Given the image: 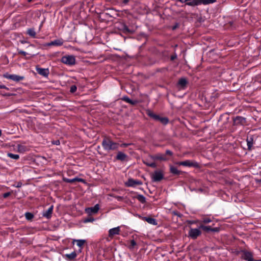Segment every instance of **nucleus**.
Here are the masks:
<instances>
[{
    "instance_id": "obj_1",
    "label": "nucleus",
    "mask_w": 261,
    "mask_h": 261,
    "mask_svg": "<svg viewBox=\"0 0 261 261\" xmlns=\"http://www.w3.org/2000/svg\"><path fill=\"white\" fill-rule=\"evenodd\" d=\"M101 144L103 148L108 151L116 150L119 147V144L113 142L109 138L104 139Z\"/></svg>"
},
{
    "instance_id": "obj_2",
    "label": "nucleus",
    "mask_w": 261,
    "mask_h": 261,
    "mask_svg": "<svg viewBox=\"0 0 261 261\" xmlns=\"http://www.w3.org/2000/svg\"><path fill=\"white\" fill-rule=\"evenodd\" d=\"M61 61L66 65L72 66L75 63V58L73 55L64 56L61 58Z\"/></svg>"
},
{
    "instance_id": "obj_3",
    "label": "nucleus",
    "mask_w": 261,
    "mask_h": 261,
    "mask_svg": "<svg viewBox=\"0 0 261 261\" xmlns=\"http://www.w3.org/2000/svg\"><path fill=\"white\" fill-rule=\"evenodd\" d=\"M175 164L178 166H184L189 167H197L199 166L198 163L197 162L189 160L182 162H177L175 163Z\"/></svg>"
},
{
    "instance_id": "obj_4",
    "label": "nucleus",
    "mask_w": 261,
    "mask_h": 261,
    "mask_svg": "<svg viewBox=\"0 0 261 261\" xmlns=\"http://www.w3.org/2000/svg\"><path fill=\"white\" fill-rule=\"evenodd\" d=\"M164 178V173L162 170H156L151 175V178L153 181L157 182Z\"/></svg>"
},
{
    "instance_id": "obj_5",
    "label": "nucleus",
    "mask_w": 261,
    "mask_h": 261,
    "mask_svg": "<svg viewBox=\"0 0 261 261\" xmlns=\"http://www.w3.org/2000/svg\"><path fill=\"white\" fill-rule=\"evenodd\" d=\"M4 77L15 82H19L20 81L23 80L24 78L23 76H19L16 74H10L9 73L5 74L4 75Z\"/></svg>"
},
{
    "instance_id": "obj_6",
    "label": "nucleus",
    "mask_w": 261,
    "mask_h": 261,
    "mask_svg": "<svg viewBox=\"0 0 261 261\" xmlns=\"http://www.w3.org/2000/svg\"><path fill=\"white\" fill-rule=\"evenodd\" d=\"M201 233V231L198 228H191L189 231V236L193 239H196Z\"/></svg>"
},
{
    "instance_id": "obj_7",
    "label": "nucleus",
    "mask_w": 261,
    "mask_h": 261,
    "mask_svg": "<svg viewBox=\"0 0 261 261\" xmlns=\"http://www.w3.org/2000/svg\"><path fill=\"white\" fill-rule=\"evenodd\" d=\"M125 186L127 187H135L138 185H141L142 182L141 181L137 179H134L133 178L129 179L127 182H125Z\"/></svg>"
},
{
    "instance_id": "obj_8",
    "label": "nucleus",
    "mask_w": 261,
    "mask_h": 261,
    "mask_svg": "<svg viewBox=\"0 0 261 261\" xmlns=\"http://www.w3.org/2000/svg\"><path fill=\"white\" fill-rule=\"evenodd\" d=\"M99 210V204H96L93 207H87L85 209V212L89 215L96 214Z\"/></svg>"
},
{
    "instance_id": "obj_9",
    "label": "nucleus",
    "mask_w": 261,
    "mask_h": 261,
    "mask_svg": "<svg viewBox=\"0 0 261 261\" xmlns=\"http://www.w3.org/2000/svg\"><path fill=\"white\" fill-rule=\"evenodd\" d=\"M36 70L38 74L44 77H47L49 73L48 68H42L36 66Z\"/></svg>"
},
{
    "instance_id": "obj_10",
    "label": "nucleus",
    "mask_w": 261,
    "mask_h": 261,
    "mask_svg": "<svg viewBox=\"0 0 261 261\" xmlns=\"http://www.w3.org/2000/svg\"><path fill=\"white\" fill-rule=\"evenodd\" d=\"M120 232V227L119 226L110 229L109 230V237L113 238L114 236L119 234Z\"/></svg>"
},
{
    "instance_id": "obj_11",
    "label": "nucleus",
    "mask_w": 261,
    "mask_h": 261,
    "mask_svg": "<svg viewBox=\"0 0 261 261\" xmlns=\"http://www.w3.org/2000/svg\"><path fill=\"white\" fill-rule=\"evenodd\" d=\"M242 257L244 259L247 261H259L255 260L253 258L252 254L248 251H245L243 253Z\"/></svg>"
},
{
    "instance_id": "obj_12",
    "label": "nucleus",
    "mask_w": 261,
    "mask_h": 261,
    "mask_svg": "<svg viewBox=\"0 0 261 261\" xmlns=\"http://www.w3.org/2000/svg\"><path fill=\"white\" fill-rule=\"evenodd\" d=\"M188 84V81L187 79L185 77L180 78L177 83V86L180 89H184L186 87V86Z\"/></svg>"
},
{
    "instance_id": "obj_13",
    "label": "nucleus",
    "mask_w": 261,
    "mask_h": 261,
    "mask_svg": "<svg viewBox=\"0 0 261 261\" xmlns=\"http://www.w3.org/2000/svg\"><path fill=\"white\" fill-rule=\"evenodd\" d=\"M53 205H51L46 211L43 212L42 216L47 219H49L51 217L53 212Z\"/></svg>"
},
{
    "instance_id": "obj_14",
    "label": "nucleus",
    "mask_w": 261,
    "mask_h": 261,
    "mask_svg": "<svg viewBox=\"0 0 261 261\" xmlns=\"http://www.w3.org/2000/svg\"><path fill=\"white\" fill-rule=\"evenodd\" d=\"M153 159L156 160H160L161 161H166L168 160V158L166 156V154L162 153H158L155 154L153 157Z\"/></svg>"
},
{
    "instance_id": "obj_15",
    "label": "nucleus",
    "mask_w": 261,
    "mask_h": 261,
    "mask_svg": "<svg viewBox=\"0 0 261 261\" xmlns=\"http://www.w3.org/2000/svg\"><path fill=\"white\" fill-rule=\"evenodd\" d=\"M63 43V40L62 39H56L48 43L46 45L47 46H61Z\"/></svg>"
},
{
    "instance_id": "obj_16",
    "label": "nucleus",
    "mask_w": 261,
    "mask_h": 261,
    "mask_svg": "<svg viewBox=\"0 0 261 261\" xmlns=\"http://www.w3.org/2000/svg\"><path fill=\"white\" fill-rule=\"evenodd\" d=\"M170 172L173 175H180L182 173V171L178 170V169L172 165L170 166Z\"/></svg>"
},
{
    "instance_id": "obj_17",
    "label": "nucleus",
    "mask_w": 261,
    "mask_h": 261,
    "mask_svg": "<svg viewBox=\"0 0 261 261\" xmlns=\"http://www.w3.org/2000/svg\"><path fill=\"white\" fill-rule=\"evenodd\" d=\"M142 219L143 220L146 221V222H147L148 223H149L150 224H152L153 225H156L158 224L156 220L153 218L144 217H143Z\"/></svg>"
},
{
    "instance_id": "obj_18",
    "label": "nucleus",
    "mask_w": 261,
    "mask_h": 261,
    "mask_svg": "<svg viewBox=\"0 0 261 261\" xmlns=\"http://www.w3.org/2000/svg\"><path fill=\"white\" fill-rule=\"evenodd\" d=\"M77 256V254L75 251H73L69 254H66L64 255V257L69 260H71L73 259H74Z\"/></svg>"
},
{
    "instance_id": "obj_19",
    "label": "nucleus",
    "mask_w": 261,
    "mask_h": 261,
    "mask_svg": "<svg viewBox=\"0 0 261 261\" xmlns=\"http://www.w3.org/2000/svg\"><path fill=\"white\" fill-rule=\"evenodd\" d=\"M186 4L190 6H194L201 4L200 0H189Z\"/></svg>"
},
{
    "instance_id": "obj_20",
    "label": "nucleus",
    "mask_w": 261,
    "mask_h": 261,
    "mask_svg": "<svg viewBox=\"0 0 261 261\" xmlns=\"http://www.w3.org/2000/svg\"><path fill=\"white\" fill-rule=\"evenodd\" d=\"M17 50V51H18V54L22 55H23V56H25V59H27V60L30 59L32 57H34V56H35V55H31V56H30V57H27L26 56H27V55H29V54H28V53H27V52H25V51H23V50H20V49H18V48Z\"/></svg>"
},
{
    "instance_id": "obj_21",
    "label": "nucleus",
    "mask_w": 261,
    "mask_h": 261,
    "mask_svg": "<svg viewBox=\"0 0 261 261\" xmlns=\"http://www.w3.org/2000/svg\"><path fill=\"white\" fill-rule=\"evenodd\" d=\"M17 149L18 152L23 153L28 150V148L26 146L22 144H18L17 145Z\"/></svg>"
},
{
    "instance_id": "obj_22",
    "label": "nucleus",
    "mask_w": 261,
    "mask_h": 261,
    "mask_svg": "<svg viewBox=\"0 0 261 261\" xmlns=\"http://www.w3.org/2000/svg\"><path fill=\"white\" fill-rule=\"evenodd\" d=\"M75 242H76L77 246H78L79 247L82 248L83 246L85 243L86 240H75V239H74L73 240V242H72L73 244H74V243Z\"/></svg>"
},
{
    "instance_id": "obj_23",
    "label": "nucleus",
    "mask_w": 261,
    "mask_h": 261,
    "mask_svg": "<svg viewBox=\"0 0 261 261\" xmlns=\"http://www.w3.org/2000/svg\"><path fill=\"white\" fill-rule=\"evenodd\" d=\"M126 158V155L122 152H119L116 156V159L118 160L124 161Z\"/></svg>"
},
{
    "instance_id": "obj_24",
    "label": "nucleus",
    "mask_w": 261,
    "mask_h": 261,
    "mask_svg": "<svg viewBox=\"0 0 261 261\" xmlns=\"http://www.w3.org/2000/svg\"><path fill=\"white\" fill-rule=\"evenodd\" d=\"M199 228L202 229L203 230L206 231H216L215 228H212L211 227V226H204L203 225H200L199 226Z\"/></svg>"
},
{
    "instance_id": "obj_25",
    "label": "nucleus",
    "mask_w": 261,
    "mask_h": 261,
    "mask_svg": "<svg viewBox=\"0 0 261 261\" xmlns=\"http://www.w3.org/2000/svg\"><path fill=\"white\" fill-rule=\"evenodd\" d=\"M122 99L123 100H124V101L128 103H130L132 105H134L135 104L137 103V101L136 100H131L130 98H129L127 96H124L122 97Z\"/></svg>"
},
{
    "instance_id": "obj_26",
    "label": "nucleus",
    "mask_w": 261,
    "mask_h": 261,
    "mask_svg": "<svg viewBox=\"0 0 261 261\" xmlns=\"http://www.w3.org/2000/svg\"><path fill=\"white\" fill-rule=\"evenodd\" d=\"M64 181L66 182H68V183H73L75 181H82L83 179H81V178H72V179H69V178H64L63 179Z\"/></svg>"
},
{
    "instance_id": "obj_27",
    "label": "nucleus",
    "mask_w": 261,
    "mask_h": 261,
    "mask_svg": "<svg viewBox=\"0 0 261 261\" xmlns=\"http://www.w3.org/2000/svg\"><path fill=\"white\" fill-rule=\"evenodd\" d=\"M27 34L32 37L33 38L36 37V32L35 31V30L33 28L29 29L27 31Z\"/></svg>"
},
{
    "instance_id": "obj_28",
    "label": "nucleus",
    "mask_w": 261,
    "mask_h": 261,
    "mask_svg": "<svg viewBox=\"0 0 261 261\" xmlns=\"http://www.w3.org/2000/svg\"><path fill=\"white\" fill-rule=\"evenodd\" d=\"M235 123H243L245 121V119L241 116H237L234 119Z\"/></svg>"
},
{
    "instance_id": "obj_29",
    "label": "nucleus",
    "mask_w": 261,
    "mask_h": 261,
    "mask_svg": "<svg viewBox=\"0 0 261 261\" xmlns=\"http://www.w3.org/2000/svg\"><path fill=\"white\" fill-rule=\"evenodd\" d=\"M7 155H8V156H9L11 159H14V160H18L19 158V156L18 154H13V153H8L7 154Z\"/></svg>"
},
{
    "instance_id": "obj_30",
    "label": "nucleus",
    "mask_w": 261,
    "mask_h": 261,
    "mask_svg": "<svg viewBox=\"0 0 261 261\" xmlns=\"http://www.w3.org/2000/svg\"><path fill=\"white\" fill-rule=\"evenodd\" d=\"M217 0H200L201 4L208 5L216 2Z\"/></svg>"
},
{
    "instance_id": "obj_31",
    "label": "nucleus",
    "mask_w": 261,
    "mask_h": 261,
    "mask_svg": "<svg viewBox=\"0 0 261 261\" xmlns=\"http://www.w3.org/2000/svg\"><path fill=\"white\" fill-rule=\"evenodd\" d=\"M137 199L141 203H143L146 202V198L142 195H138L137 197Z\"/></svg>"
},
{
    "instance_id": "obj_32",
    "label": "nucleus",
    "mask_w": 261,
    "mask_h": 261,
    "mask_svg": "<svg viewBox=\"0 0 261 261\" xmlns=\"http://www.w3.org/2000/svg\"><path fill=\"white\" fill-rule=\"evenodd\" d=\"M136 245H137V243L135 242V241L134 240H132L130 241V244H129V246H128V247L129 249L133 250L135 248V247L136 246Z\"/></svg>"
},
{
    "instance_id": "obj_33",
    "label": "nucleus",
    "mask_w": 261,
    "mask_h": 261,
    "mask_svg": "<svg viewBox=\"0 0 261 261\" xmlns=\"http://www.w3.org/2000/svg\"><path fill=\"white\" fill-rule=\"evenodd\" d=\"M25 217L27 220H31L34 218V215L31 213L27 212L25 213Z\"/></svg>"
},
{
    "instance_id": "obj_34",
    "label": "nucleus",
    "mask_w": 261,
    "mask_h": 261,
    "mask_svg": "<svg viewBox=\"0 0 261 261\" xmlns=\"http://www.w3.org/2000/svg\"><path fill=\"white\" fill-rule=\"evenodd\" d=\"M168 119L166 117H161L160 120V122H161L163 124H166L168 123Z\"/></svg>"
},
{
    "instance_id": "obj_35",
    "label": "nucleus",
    "mask_w": 261,
    "mask_h": 261,
    "mask_svg": "<svg viewBox=\"0 0 261 261\" xmlns=\"http://www.w3.org/2000/svg\"><path fill=\"white\" fill-rule=\"evenodd\" d=\"M212 221V219L210 218L206 217L202 219L201 222L205 223L207 224Z\"/></svg>"
},
{
    "instance_id": "obj_36",
    "label": "nucleus",
    "mask_w": 261,
    "mask_h": 261,
    "mask_svg": "<svg viewBox=\"0 0 261 261\" xmlns=\"http://www.w3.org/2000/svg\"><path fill=\"white\" fill-rule=\"evenodd\" d=\"M144 163L146 165H147L148 166H149V167H152V168H156V164L154 162H151V163L144 162Z\"/></svg>"
},
{
    "instance_id": "obj_37",
    "label": "nucleus",
    "mask_w": 261,
    "mask_h": 261,
    "mask_svg": "<svg viewBox=\"0 0 261 261\" xmlns=\"http://www.w3.org/2000/svg\"><path fill=\"white\" fill-rule=\"evenodd\" d=\"M77 90V87L75 85H72L70 87V92L71 93H74Z\"/></svg>"
},
{
    "instance_id": "obj_38",
    "label": "nucleus",
    "mask_w": 261,
    "mask_h": 261,
    "mask_svg": "<svg viewBox=\"0 0 261 261\" xmlns=\"http://www.w3.org/2000/svg\"><path fill=\"white\" fill-rule=\"evenodd\" d=\"M173 154V153L171 151L169 150H166V155H172Z\"/></svg>"
},
{
    "instance_id": "obj_39",
    "label": "nucleus",
    "mask_w": 261,
    "mask_h": 261,
    "mask_svg": "<svg viewBox=\"0 0 261 261\" xmlns=\"http://www.w3.org/2000/svg\"><path fill=\"white\" fill-rule=\"evenodd\" d=\"M10 195V192H7L3 194V197L6 198Z\"/></svg>"
},
{
    "instance_id": "obj_40",
    "label": "nucleus",
    "mask_w": 261,
    "mask_h": 261,
    "mask_svg": "<svg viewBox=\"0 0 261 261\" xmlns=\"http://www.w3.org/2000/svg\"><path fill=\"white\" fill-rule=\"evenodd\" d=\"M148 115L154 119V117L156 115L153 114V113L149 112L148 113Z\"/></svg>"
},
{
    "instance_id": "obj_41",
    "label": "nucleus",
    "mask_w": 261,
    "mask_h": 261,
    "mask_svg": "<svg viewBox=\"0 0 261 261\" xmlns=\"http://www.w3.org/2000/svg\"><path fill=\"white\" fill-rule=\"evenodd\" d=\"M94 220V219L93 218H90V219H86L84 222L86 223L89 222H93Z\"/></svg>"
},
{
    "instance_id": "obj_42",
    "label": "nucleus",
    "mask_w": 261,
    "mask_h": 261,
    "mask_svg": "<svg viewBox=\"0 0 261 261\" xmlns=\"http://www.w3.org/2000/svg\"><path fill=\"white\" fill-rule=\"evenodd\" d=\"M161 118V117L156 115L154 117V120L160 121Z\"/></svg>"
},
{
    "instance_id": "obj_43",
    "label": "nucleus",
    "mask_w": 261,
    "mask_h": 261,
    "mask_svg": "<svg viewBox=\"0 0 261 261\" xmlns=\"http://www.w3.org/2000/svg\"><path fill=\"white\" fill-rule=\"evenodd\" d=\"M161 118V117L156 115L154 117V120L160 121Z\"/></svg>"
},
{
    "instance_id": "obj_44",
    "label": "nucleus",
    "mask_w": 261,
    "mask_h": 261,
    "mask_svg": "<svg viewBox=\"0 0 261 261\" xmlns=\"http://www.w3.org/2000/svg\"><path fill=\"white\" fill-rule=\"evenodd\" d=\"M0 89H8V88L4 85H0Z\"/></svg>"
},
{
    "instance_id": "obj_45",
    "label": "nucleus",
    "mask_w": 261,
    "mask_h": 261,
    "mask_svg": "<svg viewBox=\"0 0 261 261\" xmlns=\"http://www.w3.org/2000/svg\"><path fill=\"white\" fill-rule=\"evenodd\" d=\"M247 145H248V147L249 148H250V147H251V146H252V144L250 142L248 141V142H247Z\"/></svg>"
},
{
    "instance_id": "obj_46",
    "label": "nucleus",
    "mask_w": 261,
    "mask_h": 261,
    "mask_svg": "<svg viewBox=\"0 0 261 261\" xmlns=\"http://www.w3.org/2000/svg\"><path fill=\"white\" fill-rule=\"evenodd\" d=\"M21 185H22V184H21V183H20V182H18V183H17V184L15 186V187H17V188H19V187H20L21 186Z\"/></svg>"
},
{
    "instance_id": "obj_47",
    "label": "nucleus",
    "mask_w": 261,
    "mask_h": 261,
    "mask_svg": "<svg viewBox=\"0 0 261 261\" xmlns=\"http://www.w3.org/2000/svg\"><path fill=\"white\" fill-rule=\"evenodd\" d=\"M177 1L180 2L181 3H184L187 2L189 0H177Z\"/></svg>"
},
{
    "instance_id": "obj_48",
    "label": "nucleus",
    "mask_w": 261,
    "mask_h": 261,
    "mask_svg": "<svg viewBox=\"0 0 261 261\" xmlns=\"http://www.w3.org/2000/svg\"><path fill=\"white\" fill-rule=\"evenodd\" d=\"M130 0H123V3L126 4H127Z\"/></svg>"
},
{
    "instance_id": "obj_49",
    "label": "nucleus",
    "mask_w": 261,
    "mask_h": 261,
    "mask_svg": "<svg viewBox=\"0 0 261 261\" xmlns=\"http://www.w3.org/2000/svg\"><path fill=\"white\" fill-rule=\"evenodd\" d=\"M176 58V56H171V59L172 60H174Z\"/></svg>"
},
{
    "instance_id": "obj_50",
    "label": "nucleus",
    "mask_w": 261,
    "mask_h": 261,
    "mask_svg": "<svg viewBox=\"0 0 261 261\" xmlns=\"http://www.w3.org/2000/svg\"><path fill=\"white\" fill-rule=\"evenodd\" d=\"M117 199L118 200H120L121 199H122V197H117Z\"/></svg>"
},
{
    "instance_id": "obj_51",
    "label": "nucleus",
    "mask_w": 261,
    "mask_h": 261,
    "mask_svg": "<svg viewBox=\"0 0 261 261\" xmlns=\"http://www.w3.org/2000/svg\"><path fill=\"white\" fill-rule=\"evenodd\" d=\"M59 142V141H57V142L56 143V145H58Z\"/></svg>"
},
{
    "instance_id": "obj_52",
    "label": "nucleus",
    "mask_w": 261,
    "mask_h": 261,
    "mask_svg": "<svg viewBox=\"0 0 261 261\" xmlns=\"http://www.w3.org/2000/svg\"><path fill=\"white\" fill-rule=\"evenodd\" d=\"M82 251V249H80L79 250V252H81Z\"/></svg>"
},
{
    "instance_id": "obj_53",
    "label": "nucleus",
    "mask_w": 261,
    "mask_h": 261,
    "mask_svg": "<svg viewBox=\"0 0 261 261\" xmlns=\"http://www.w3.org/2000/svg\"><path fill=\"white\" fill-rule=\"evenodd\" d=\"M1 135H2V132H1V130H0V136H1Z\"/></svg>"
},
{
    "instance_id": "obj_54",
    "label": "nucleus",
    "mask_w": 261,
    "mask_h": 261,
    "mask_svg": "<svg viewBox=\"0 0 261 261\" xmlns=\"http://www.w3.org/2000/svg\"><path fill=\"white\" fill-rule=\"evenodd\" d=\"M28 1L29 2H31L32 1V0H28Z\"/></svg>"
},
{
    "instance_id": "obj_55",
    "label": "nucleus",
    "mask_w": 261,
    "mask_h": 261,
    "mask_svg": "<svg viewBox=\"0 0 261 261\" xmlns=\"http://www.w3.org/2000/svg\"><path fill=\"white\" fill-rule=\"evenodd\" d=\"M199 191H202V189H199Z\"/></svg>"
}]
</instances>
